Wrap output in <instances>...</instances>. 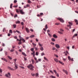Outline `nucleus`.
Masks as SVG:
<instances>
[{"label":"nucleus","instance_id":"f257e3e1","mask_svg":"<svg viewBox=\"0 0 78 78\" xmlns=\"http://www.w3.org/2000/svg\"><path fill=\"white\" fill-rule=\"evenodd\" d=\"M27 68H28L29 69H30V70H32L33 71V70H34V69H33V68H34V66H33L32 65V64H30L29 65L27 66Z\"/></svg>","mask_w":78,"mask_h":78},{"label":"nucleus","instance_id":"f03ea898","mask_svg":"<svg viewBox=\"0 0 78 78\" xmlns=\"http://www.w3.org/2000/svg\"><path fill=\"white\" fill-rule=\"evenodd\" d=\"M5 76L7 78H11V74L9 73H8L7 74H5Z\"/></svg>","mask_w":78,"mask_h":78},{"label":"nucleus","instance_id":"7ed1b4c3","mask_svg":"<svg viewBox=\"0 0 78 78\" xmlns=\"http://www.w3.org/2000/svg\"><path fill=\"white\" fill-rule=\"evenodd\" d=\"M19 38H20V40H21V41H23V42H25V40L24 39L21 37V36H19Z\"/></svg>","mask_w":78,"mask_h":78},{"label":"nucleus","instance_id":"20e7f679","mask_svg":"<svg viewBox=\"0 0 78 78\" xmlns=\"http://www.w3.org/2000/svg\"><path fill=\"white\" fill-rule=\"evenodd\" d=\"M57 19L58 20H59L61 22H62V23L64 22V21L62 19L59 18H57Z\"/></svg>","mask_w":78,"mask_h":78},{"label":"nucleus","instance_id":"39448f33","mask_svg":"<svg viewBox=\"0 0 78 78\" xmlns=\"http://www.w3.org/2000/svg\"><path fill=\"white\" fill-rule=\"evenodd\" d=\"M15 69H17L18 68V65L16 64V62H14Z\"/></svg>","mask_w":78,"mask_h":78},{"label":"nucleus","instance_id":"423d86ee","mask_svg":"<svg viewBox=\"0 0 78 78\" xmlns=\"http://www.w3.org/2000/svg\"><path fill=\"white\" fill-rule=\"evenodd\" d=\"M19 10L20 11V14H25V12H23V9L20 10V9Z\"/></svg>","mask_w":78,"mask_h":78},{"label":"nucleus","instance_id":"0eeeda50","mask_svg":"<svg viewBox=\"0 0 78 78\" xmlns=\"http://www.w3.org/2000/svg\"><path fill=\"white\" fill-rule=\"evenodd\" d=\"M63 71L65 73H66V75H67L68 74V71H67V70L63 69Z\"/></svg>","mask_w":78,"mask_h":78},{"label":"nucleus","instance_id":"6e6552de","mask_svg":"<svg viewBox=\"0 0 78 78\" xmlns=\"http://www.w3.org/2000/svg\"><path fill=\"white\" fill-rule=\"evenodd\" d=\"M7 68H8L9 69V70H14V69H13V68H12L9 66H8Z\"/></svg>","mask_w":78,"mask_h":78},{"label":"nucleus","instance_id":"1a4fd4ad","mask_svg":"<svg viewBox=\"0 0 78 78\" xmlns=\"http://www.w3.org/2000/svg\"><path fill=\"white\" fill-rule=\"evenodd\" d=\"M55 46L57 48H58L60 47H59V44H55Z\"/></svg>","mask_w":78,"mask_h":78},{"label":"nucleus","instance_id":"9d476101","mask_svg":"<svg viewBox=\"0 0 78 78\" xmlns=\"http://www.w3.org/2000/svg\"><path fill=\"white\" fill-rule=\"evenodd\" d=\"M26 30L27 33H28L30 32V30H29V29H28L27 28H26Z\"/></svg>","mask_w":78,"mask_h":78},{"label":"nucleus","instance_id":"9b49d317","mask_svg":"<svg viewBox=\"0 0 78 78\" xmlns=\"http://www.w3.org/2000/svg\"><path fill=\"white\" fill-rule=\"evenodd\" d=\"M1 59L2 60H3V61H5V62H7V60L6 58H2Z\"/></svg>","mask_w":78,"mask_h":78},{"label":"nucleus","instance_id":"f8f14e48","mask_svg":"<svg viewBox=\"0 0 78 78\" xmlns=\"http://www.w3.org/2000/svg\"><path fill=\"white\" fill-rule=\"evenodd\" d=\"M53 37H55V38H57L58 37H57V36L55 34H54L53 35Z\"/></svg>","mask_w":78,"mask_h":78},{"label":"nucleus","instance_id":"ddd939ff","mask_svg":"<svg viewBox=\"0 0 78 78\" xmlns=\"http://www.w3.org/2000/svg\"><path fill=\"white\" fill-rule=\"evenodd\" d=\"M40 48L41 51H43L44 50V48H43V47H40Z\"/></svg>","mask_w":78,"mask_h":78},{"label":"nucleus","instance_id":"4468645a","mask_svg":"<svg viewBox=\"0 0 78 78\" xmlns=\"http://www.w3.org/2000/svg\"><path fill=\"white\" fill-rule=\"evenodd\" d=\"M54 61H55L57 62H58V60L56 58H55L54 59Z\"/></svg>","mask_w":78,"mask_h":78},{"label":"nucleus","instance_id":"2eb2a0df","mask_svg":"<svg viewBox=\"0 0 78 78\" xmlns=\"http://www.w3.org/2000/svg\"><path fill=\"white\" fill-rule=\"evenodd\" d=\"M44 60H45V61H48V59L47 58L45 57H44Z\"/></svg>","mask_w":78,"mask_h":78},{"label":"nucleus","instance_id":"dca6fc26","mask_svg":"<svg viewBox=\"0 0 78 78\" xmlns=\"http://www.w3.org/2000/svg\"><path fill=\"white\" fill-rule=\"evenodd\" d=\"M22 54L23 55L25 56H27V55H26V54H25V53L24 52H22Z\"/></svg>","mask_w":78,"mask_h":78},{"label":"nucleus","instance_id":"f3484780","mask_svg":"<svg viewBox=\"0 0 78 78\" xmlns=\"http://www.w3.org/2000/svg\"><path fill=\"white\" fill-rule=\"evenodd\" d=\"M77 36H78V34H74V35L73 36V37H75Z\"/></svg>","mask_w":78,"mask_h":78},{"label":"nucleus","instance_id":"a211bd4d","mask_svg":"<svg viewBox=\"0 0 78 78\" xmlns=\"http://www.w3.org/2000/svg\"><path fill=\"white\" fill-rule=\"evenodd\" d=\"M68 23L69 24V25L70 26H71L72 25V23H71L70 22H69Z\"/></svg>","mask_w":78,"mask_h":78},{"label":"nucleus","instance_id":"6ab92c4d","mask_svg":"<svg viewBox=\"0 0 78 78\" xmlns=\"http://www.w3.org/2000/svg\"><path fill=\"white\" fill-rule=\"evenodd\" d=\"M51 41L53 42H55V39L52 38H51Z\"/></svg>","mask_w":78,"mask_h":78},{"label":"nucleus","instance_id":"aec40b11","mask_svg":"<svg viewBox=\"0 0 78 78\" xmlns=\"http://www.w3.org/2000/svg\"><path fill=\"white\" fill-rule=\"evenodd\" d=\"M45 29H47L48 28V27H47V25L46 24L45 26Z\"/></svg>","mask_w":78,"mask_h":78},{"label":"nucleus","instance_id":"412c9836","mask_svg":"<svg viewBox=\"0 0 78 78\" xmlns=\"http://www.w3.org/2000/svg\"><path fill=\"white\" fill-rule=\"evenodd\" d=\"M38 45L40 47H42V44H41L40 43H38Z\"/></svg>","mask_w":78,"mask_h":78},{"label":"nucleus","instance_id":"4be33fe9","mask_svg":"<svg viewBox=\"0 0 78 78\" xmlns=\"http://www.w3.org/2000/svg\"><path fill=\"white\" fill-rule=\"evenodd\" d=\"M50 77H51V78H56V77H55L52 75H51L50 76Z\"/></svg>","mask_w":78,"mask_h":78},{"label":"nucleus","instance_id":"5701e85b","mask_svg":"<svg viewBox=\"0 0 78 78\" xmlns=\"http://www.w3.org/2000/svg\"><path fill=\"white\" fill-rule=\"evenodd\" d=\"M31 38H32V37H34V35H31L30 37Z\"/></svg>","mask_w":78,"mask_h":78},{"label":"nucleus","instance_id":"b1692460","mask_svg":"<svg viewBox=\"0 0 78 78\" xmlns=\"http://www.w3.org/2000/svg\"><path fill=\"white\" fill-rule=\"evenodd\" d=\"M16 32H17V33H19V34H21V33H20V32H19V31L17 30H16Z\"/></svg>","mask_w":78,"mask_h":78},{"label":"nucleus","instance_id":"393cba45","mask_svg":"<svg viewBox=\"0 0 78 78\" xmlns=\"http://www.w3.org/2000/svg\"><path fill=\"white\" fill-rule=\"evenodd\" d=\"M13 26L14 27V28H16V25H13Z\"/></svg>","mask_w":78,"mask_h":78},{"label":"nucleus","instance_id":"a878e982","mask_svg":"<svg viewBox=\"0 0 78 78\" xmlns=\"http://www.w3.org/2000/svg\"><path fill=\"white\" fill-rule=\"evenodd\" d=\"M59 62L61 64H62V65H64V63L63 62H61V61H59Z\"/></svg>","mask_w":78,"mask_h":78},{"label":"nucleus","instance_id":"bb28decb","mask_svg":"<svg viewBox=\"0 0 78 78\" xmlns=\"http://www.w3.org/2000/svg\"><path fill=\"white\" fill-rule=\"evenodd\" d=\"M8 58H9V59H12V58L9 56H8Z\"/></svg>","mask_w":78,"mask_h":78},{"label":"nucleus","instance_id":"cd10ccee","mask_svg":"<svg viewBox=\"0 0 78 78\" xmlns=\"http://www.w3.org/2000/svg\"><path fill=\"white\" fill-rule=\"evenodd\" d=\"M10 51L11 52H13V51H14V49H12L10 50Z\"/></svg>","mask_w":78,"mask_h":78},{"label":"nucleus","instance_id":"c85d7f7f","mask_svg":"<svg viewBox=\"0 0 78 78\" xmlns=\"http://www.w3.org/2000/svg\"><path fill=\"white\" fill-rule=\"evenodd\" d=\"M31 75L33 76H35V74H33V73H31Z\"/></svg>","mask_w":78,"mask_h":78},{"label":"nucleus","instance_id":"c756f323","mask_svg":"<svg viewBox=\"0 0 78 78\" xmlns=\"http://www.w3.org/2000/svg\"><path fill=\"white\" fill-rule=\"evenodd\" d=\"M16 12H17V13H19V10H18V9H16Z\"/></svg>","mask_w":78,"mask_h":78},{"label":"nucleus","instance_id":"7c9ffc66","mask_svg":"<svg viewBox=\"0 0 78 78\" xmlns=\"http://www.w3.org/2000/svg\"><path fill=\"white\" fill-rule=\"evenodd\" d=\"M32 64H34V61L33 59H32Z\"/></svg>","mask_w":78,"mask_h":78},{"label":"nucleus","instance_id":"2f4dec72","mask_svg":"<svg viewBox=\"0 0 78 78\" xmlns=\"http://www.w3.org/2000/svg\"><path fill=\"white\" fill-rule=\"evenodd\" d=\"M53 72L54 73H55V74H57V72H56V71L55 70H54Z\"/></svg>","mask_w":78,"mask_h":78},{"label":"nucleus","instance_id":"473e14b6","mask_svg":"<svg viewBox=\"0 0 78 78\" xmlns=\"http://www.w3.org/2000/svg\"><path fill=\"white\" fill-rule=\"evenodd\" d=\"M12 4H11L10 6V8L12 9Z\"/></svg>","mask_w":78,"mask_h":78},{"label":"nucleus","instance_id":"72a5a7b5","mask_svg":"<svg viewBox=\"0 0 78 78\" xmlns=\"http://www.w3.org/2000/svg\"><path fill=\"white\" fill-rule=\"evenodd\" d=\"M28 2V3H31V1L30 0H28L27 1Z\"/></svg>","mask_w":78,"mask_h":78},{"label":"nucleus","instance_id":"f704fd0d","mask_svg":"<svg viewBox=\"0 0 78 78\" xmlns=\"http://www.w3.org/2000/svg\"><path fill=\"white\" fill-rule=\"evenodd\" d=\"M68 59H69V60L70 61L71 58H70V57L69 56H68Z\"/></svg>","mask_w":78,"mask_h":78},{"label":"nucleus","instance_id":"c9c22d12","mask_svg":"<svg viewBox=\"0 0 78 78\" xmlns=\"http://www.w3.org/2000/svg\"><path fill=\"white\" fill-rule=\"evenodd\" d=\"M58 33H59V34H62V33L60 31H58Z\"/></svg>","mask_w":78,"mask_h":78},{"label":"nucleus","instance_id":"e433bc0d","mask_svg":"<svg viewBox=\"0 0 78 78\" xmlns=\"http://www.w3.org/2000/svg\"><path fill=\"white\" fill-rule=\"evenodd\" d=\"M13 37L15 38V39H17V36H14Z\"/></svg>","mask_w":78,"mask_h":78},{"label":"nucleus","instance_id":"4c0bfd02","mask_svg":"<svg viewBox=\"0 0 78 78\" xmlns=\"http://www.w3.org/2000/svg\"><path fill=\"white\" fill-rule=\"evenodd\" d=\"M0 73H2V69L0 68Z\"/></svg>","mask_w":78,"mask_h":78},{"label":"nucleus","instance_id":"58836bf2","mask_svg":"<svg viewBox=\"0 0 78 78\" xmlns=\"http://www.w3.org/2000/svg\"><path fill=\"white\" fill-rule=\"evenodd\" d=\"M20 23V21H18L16 22V23Z\"/></svg>","mask_w":78,"mask_h":78},{"label":"nucleus","instance_id":"ea45409f","mask_svg":"<svg viewBox=\"0 0 78 78\" xmlns=\"http://www.w3.org/2000/svg\"><path fill=\"white\" fill-rule=\"evenodd\" d=\"M2 46H3V47H4V46H5V44L3 43L2 44Z\"/></svg>","mask_w":78,"mask_h":78},{"label":"nucleus","instance_id":"a19ab883","mask_svg":"<svg viewBox=\"0 0 78 78\" xmlns=\"http://www.w3.org/2000/svg\"><path fill=\"white\" fill-rule=\"evenodd\" d=\"M54 56H55L56 58H58V56L54 54Z\"/></svg>","mask_w":78,"mask_h":78},{"label":"nucleus","instance_id":"79ce46f5","mask_svg":"<svg viewBox=\"0 0 78 78\" xmlns=\"http://www.w3.org/2000/svg\"><path fill=\"white\" fill-rule=\"evenodd\" d=\"M34 50V48H31V51H33Z\"/></svg>","mask_w":78,"mask_h":78},{"label":"nucleus","instance_id":"37998d69","mask_svg":"<svg viewBox=\"0 0 78 78\" xmlns=\"http://www.w3.org/2000/svg\"><path fill=\"white\" fill-rule=\"evenodd\" d=\"M30 30V31H31L32 32H33V30L32 29H31Z\"/></svg>","mask_w":78,"mask_h":78},{"label":"nucleus","instance_id":"c03bdc74","mask_svg":"<svg viewBox=\"0 0 78 78\" xmlns=\"http://www.w3.org/2000/svg\"><path fill=\"white\" fill-rule=\"evenodd\" d=\"M63 61H66V59L64 58H63Z\"/></svg>","mask_w":78,"mask_h":78},{"label":"nucleus","instance_id":"a18cd8bd","mask_svg":"<svg viewBox=\"0 0 78 78\" xmlns=\"http://www.w3.org/2000/svg\"><path fill=\"white\" fill-rule=\"evenodd\" d=\"M41 55L42 56H43V55H45V54L44 53H41Z\"/></svg>","mask_w":78,"mask_h":78},{"label":"nucleus","instance_id":"49530a36","mask_svg":"<svg viewBox=\"0 0 78 78\" xmlns=\"http://www.w3.org/2000/svg\"><path fill=\"white\" fill-rule=\"evenodd\" d=\"M20 68H21V69H24V67H23L22 66H20Z\"/></svg>","mask_w":78,"mask_h":78},{"label":"nucleus","instance_id":"de8ad7c7","mask_svg":"<svg viewBox=\"0 0 78 78\" xmlns=\"http://www.w3.org/2000/svg\"><path fill=\"white\" fill-rule=\"evenodd\" d=\"M33 45L34 46H36V44H34V43H33Z\"/></svg>","mask_w":78,"mask_h":78},{"label":"nucleus","instance_id":"09e8293b","mask_svg":"<svg viewBox=\"0 0 78 78\" xmlns=\"http://www.w3.org/2000/svg\"><path fill=\"white\" fill-rule=\"evenodd\" d=\"M60 31H61V32L62 31H63V30H62V29H60Z\"/></svg>","mask_w":78,"mask_h":78},{"label":"nucleus","instance_id":"8fccbe9b","mask_svg":"<svg viewBox=\"0 0 78 78\" xmlns=\"http://www.w3.org/2000/svg\"><path fill=\"white\" fill-rule=\"evenodd\" d=\"M39 76V74H38L37 73H36V76Z\"/></svg>","mask_w":78,"mask_h":78},{"label":"nucleus","instance_id":"3c124183","mask_svg":"<svg viewBox=\"0 0 78 78\" xmlns=\"http://www.w3.org/2000/svg\"><path fill=\"white\" fill-rule=\"evenodd\" d=\"M75 22L76 23V22H78V20H74Z\"/></svg>","mask_w":78,"mask_h":78},{"label":"nucleus","instance_id":"603ef678","mask_svg":"<svg viewBox=\"0 0 78 78\" xmlns=\"http://www.w3.org/2000/svg\"><path fill=\"white\" fill-rule=\"evenodd\" d=\"M43 13H40V15H41V16H43Z\"/></svg>","mask_w":78,"mask_h":78},{"label":"nucleus","instance_id":"864d4df0","mask_svg":"<svg viewBox=\"0 0 78 78\" xmlns=\"http://www.w3.org/2000/svg\"><path fill=\"white\" fill-rule=\"evenodd\" d=\"M48 36H49L51 37V34H49V33H48Z\"/></svg>","mask_w":78,"mask_h":78},{"label":"nucleus","instance_id":"5fc2aeb1","mask_svg":"<svg viewBox=\"0 0 78 78\" xmlns=\"http://www.w3.org/2000/svg\"><path fill=\"white\" fill-rule=\"evenodd\" d=\"M51 44L52 45H54V44H55V43H54L52 42H51Z\"/></svg>","mask_w":78,"mask_h":78},{"label":"nucleus","instance_id":"6e6d98bb","mask_svg":"<svg viewBox=\"0 0 78 78\" xmlns=\"http://www.w3.org/2000/svg\"><path fill=\"white\" fill-rule=\"evenodd\" d=\"M9 32L10 33H12V30H9Z\"/></svg>","mask_w":78,"mask_h":78},{"label":"nucleus","instance_id":"4d7b16f0","mask_svg":"<svg viewBox=\"0 0 78 78\" xmlns=\"http://www.w3.org/2000/svg\"><path fill=\"white\" fill-rule=\"evenodd\" d=\"M37 17H41V16L40 15H37Z\"/></svg>","mask_w":78,"mask_h":78},{"label":"nucleus","instance_id":"13d9d810","mask_svg":"<svg viewBox=\"0 0 78 78\" xmlns=\"http://www.w3.org/2000/svg\"><path fill=\"white\" fill-rule=\"evenodd\" d=\"M34 59L35 61H37V58H36L34 57Z\"/></svg>","mask_w":78,"mask_h":78},{"label":"nucleus","instance_id":"bf43d9fd","mask_svg":"<svg viewBox=\"0 0 78 78\" xmlns=\"http://www.w3.org/2000/svg\"><path fill=\"white\" fill-rule=\"evenodd\" d=\"M22 44V42H19L18 43L19 45H20V44Z\"/></svg>","mask_w":78,"mask_h":78},{"label":"nucleus","instance_id":"052dcab7","mask_svg":"<svg viewBox=\"0 0 78 78\" xmlns=\"http://www.w3.org/2000/svg\"><path fill=\"white\" fill-rule=\"evenodd\" d=\"M50 72H51V73H53V71H51V70H50Z\"/></svg>","mask_w":78,"mask_h":78},{"label":"nucleus","instance_id":"680f3d73","mask_svg":"<svg viewBox=\"0 0 78 78\" xmlns=\"http://www.w3.org/2000/svg\"><path fill=\"white\" fill-rule=\"evenodd\" d=\"M56 74V75L57 76H59V74H58V73H57V74Z\"/></svg>","mask_w":78,"mask_h":78},{"label":"nucleus","instance_id":"e2e57ef3","mask_svg":"<svg viewBox=\"0 0 78 78\" xmlns=\"http://www.w3.org/2000/svg\"><path fill=\"white\" fill-rule=\"evenodd\" d=\"M71 61H73V58H72L71 59Z\"/></svg>","mask_w":78,"mask_h":78},{"label":"nucleus","instance_id":"0e129e2a","mask_svg":"<svg viewBox=\"0 0 78 78\" xmlns=\"http://www.w3.org/2000/svg\"><path fill=\"white\" fill-rule=\"evenodd\" d=\"M52 50H55V47H53L52 48Z\"/></svg>","mask_w":78,"mask_h":78},{"label":"nucleus","instance_id":"69168bd1","mask_svg":"<svg viewBox=\"0 0 78 78\" xmlns=\"http://www.w3.org/2000/svg\"><path fill=\"white\" fill-rule=\"evenodd\" d=\"M26 6L27 7H29V6H30L28 4H27V5H26Z\"/></svg>","mask_w":78,"mask_h":78},{"label":"nucleus","instance_id":"338daca9","mask_svg":"<svg viewBox=\"0 0 78 78\" xmlns=\"http://www.w3.org/2000/svg\"><path fill=\"white\" fill-rule=\"evenodd\" d=\"M50 30H48V31H47V33H49L48 32H50Z\"/></svg>","mask_w":78,"mask_h":78},{"label":"nucleus","instance_id":"774afa93","mask_svg":"<svg viewBox=\"0 0 78 78\" xmlns=\"http://www.w3.org/2000/svg\"><path fill=\"white\" fill-rule=\"evenodd\" d=\"M75 12H76V13H77V14H78V12L76 11H75Z\"/></svg>","mask_w":78,"mask_h":78}]
</instances>
